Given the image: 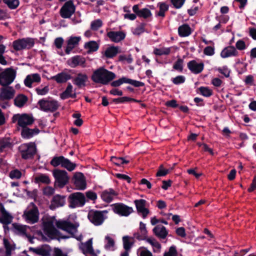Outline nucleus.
<instances>
[{
	"mask_svg": "<svg viewBox=\"0 0 256 256\" xmlns=\"http://www.w3.org/2000/svg\"><path fill=\"white\" fill-rule=\"evenodd\" d=\"M0 90V98L4 100H10L14 98L15 90L12 87L4 86Z\"/></svg>",
	"mask_w": 256,
	"mask_h": 256,
	"instance_id": "obj_17",
	"label": "nucleus"
},
{
	"mask_svg": "<svg viewBox=\"0 0 256 256\" xmlns=\"http://www.w3.org/2000/svg\"><path fill=\"white\" fill-rule=\"evenodd\" d=\"M0 212L1 214L0 222L4 224H10L12 222L13 217L5 210L4 206L2 204H0Z\"/></svg>",
	"mask_w": 256,
	"mask_h": 256,
	"instance_id": "obj_20",
	"label": "nucleus"
},
{
	"mask_svg": "<svg viewBox=\"0 0 256 256\" xmlns=\"http://www.w3.org/2000/svg\"><path fill=\"white\" fill-rule=\"evenodd\" d=\"M30 250L40 256H50L52 250L49 246L43 245L36 248H30Z\"/></svg>",
	"mask_w": 256,
	"mask_h": 256,
	"instance_id": "obj_16",
	"label": "nucleus"
},
{
	"mask_svg": "<svg viewBox=\"0 0 256 256\" xmlns=\"http://www.w3.org/2000/svg\"><path fill=\"white\" fill-rule=\"evenodd\" d=\"M102 23L100 20H96L91 22L90 28L94 30H96L102 26Z\"/></svg>",
	"mask_w": 256,
	"mask_h": 256,
	"instance_id": "obj_53",
	"label": "nucleus"
},
{
	"mask_svg": "<svg viewBox=\"0 0 256 256\" xmlns=\"http://www.w3.org/2000/svg\"><path fill=\"white\" fill-rule=\"evenodd\" d=\"M72 180L77 190H84L86 188V180L82 173L80 172H76L74 175Z\"/></svg>",
	"mask_w": 256,
	"mask_h": 256,
	"instance_id": "obj_13",
	"label": "nucleus"
},
{
	"mask_svg": "<svg viewBox=\"0 0 256 256\" xmlns=\"http://www.w3.org/2000/svg\"><path fill=\"white\" fill-rule=\"evenodd\" d=\"M63 156L54 157L50 162V164L54 167L61 166L63 160Z\"/></svg>",
	"mask_w": 256,
	"mask_h": 256,
	"instance_id": "obj_51",
	"label": "nucleus"
},
{
	"mask_svg": "<svg viewBox=\"0 0 256 256\" xmlns=\"http://www.w3.org/2000/svg\"><path fill=\"white\" fill-rule=\"evenodd\" d=\"M61 166L67 169L69 171H72L75 168L76 164L64 156Z\"/></svg>",
	"mask_w": 256,
	"mask_h": 256,
	"instance_id": "obj_40",
	"label": "nucleus"
},
{
	"mask_svg": "<svg viewBox=\"0 0 256 256\" xmlns=\"http://www.w3.org/2000/svg\"><path fill=\"white\" fill-rule=\"evenodd\" d=\"M64 204L65 196L56 194L53 197L50 208L54 210L57 208L64 206Z\"/></svg>",
	"mask_w": 256,
	"mask_h": 256,
	"instance_id": "obj_19",
	"label": "nucleus"
},
{
	"mask_svg": "<svg viewBox=\"0 0 256 256\" xmlns=\"http://www.w3.org/2000/svg\"><path fill=\"white\" fill-rule=\"evenodd\" d=\"M153 232L156 236L162 239L165 238L168 234L166 228L162 225L156 226L153 229Z\"/></svg>",
	"mask_w": 256,
	"mask_h": 256,
	"instance_id": "obj_29",
	"label": "nucleus"
},
{
	"mask_svg": "<svg viewBox=\"0 0 256 256\" xmlns=\"http://www.w3.org/2000/svg\"><path fill=\"white\" fill-rule=\"evenodd\" d=\"M171 2L176 8H180L184 4L185 0H171Z\"/></svg>",
	"mask_w": 256,
	"mask_h": 256,
	"instance_id": "obj_63",
	"label": "nucleus"
},
{
	"mask_svg": "<svg viewBox=\"0 0 256 256\" xmlns=\"http://www.w3.org/2000/svg\"><path fill=\"white\" fill-rule=\"evenodd\" d=\"M88 80L87 75L85 74L79 73L75 78L73 79V83L79 88L85 86L86 82Z\"/></svg>",
	"mask_w": 256,
	"mask_h": 256,
	"instance_id": "obj_23",
	"label": "nucleus"
},
{
	"mask_svg": "<svg viewBox=\"0 0 256 256\" xmlns=\"http://www.w3.org/2000/svg\"><path fill=\"white\" fill-rule=\"evenodd\" d=\"M68 64L72 68H76L78 66H84L86 62L85 58L80 56H76L70 58Z\"/></svg>",
	"mask_w": 256,
	"mask_h": 256,
	"instance_id": "obj_22",
	"label": "nucleus"
},
{
	"mask_svg": "<svg viewBox=\"0 0 256 256\" xmlns=\"http://www.w3.org/2000/svg\"><path fill=\"white\" fill-rule=\"evenodd\" d=\"M9 176L12 179H18L21 177L22 173L18 170H14L10 172Z\"/></svg>",
	"mask_w": 256,
	"mask_h": 256,
	"instance_id": "obj_55",
	"label": "nucleus"
},
{
	"mask_svg": "<svg viewBox=\"0 0 256 256\" xmlns=\"http://www.w3.org/2000/svg\"><path fill=\"white\" fill-rule=\"evenodd\" d=\"M107 36L112 42H118L124 38L126 35L121 31H110L107 33Z\"/></svg>",
	"mask_w": 256,
	"mask_h": 256,
	"instance_id": "obj_24",
	"label": "nucleus"
},
{
	"mask_svg": "<svg viewBox=\"0 0 256 256\" xmlns=\"http://www.w3.org/2000/svg\"><path fill=\"white\" fill-rule=\"evenodd\" d=\"M28 100L26 96L23 94L18 96L14 99V104L16 106L21 108L23 106Z\"/></svg>",
	"mask_w": 256,
	"mask_h": 256,
	"instance_id": "obj_37",
	"label": "nucleus"
},
{
	"mask_svg": "<svg viewBox=\"0 0 256 256\" xmlns=\"http://www.w3.org/2000/svg\"><path fill=\"white\" fill-rule=\"evenodd\" d=\"M55 178L54 186L60 188L66 186L69 180L68 172L64 170H55L52 172Z\"/></svg>",
	"mask_w": 256,
	"mask_h": 256,
	"instance_id": "obj_5",
	"label": "nucleus"
},
{
	"mask_svg": "<svg viewBox=\"0 0 256 256\" xmlns=\"http://www.w3.org/2000/svg\"><path fill=\"white\" fill-rule=\"evenodd\" d=\"M124 83L130 84L135 87H140L144 86V84L142 82L132 80L126 77H122L118 80L113 81L110 84L114 87H118Z\"/></svg>",
	"mask_w": 256,
	"mask_h": 256,
	"instance_id": "obj_14",
	"label": "nucleus"
},
{
	"mask_svg": "<svg viewBox=\"0 0 256 256\" xmlns=\"http://www.w3.org/2000/svg\"><path fill=\"white\" fill-rule=\"evenodd\" d=\"M18 121V124L20 126L24 128H26V126L32 124L34 122V118L27 114H15L12 117V122H15Z\"/></svg>",
	"mask_w": 256,
	"mask_h": 256,
	"instance_id": "obj_9",
	"label": "nucleus"
},
{
	"mask_svg": "<svg viewBox=\"0 0 256 256\" xmlns=\"http://www.w3.org/2000/svg\"><path fill=\"white\" fill-rule=\"evenodd\" d=\"M173 68L176 70L180 72L182 71L183 68V60L182 59L178 58L174 64Z\"/></svg>",
	"mask_w": 256,
	"mask_h": 256,
	"instance_id": "obj_58",
	"label": "nucleus"
},
{
	"mask_svg": "<svg viewBox=\"0 0 256 256\" xmlns=\"http://www.w3.org/2000/svg\"><path fill=\"white\" fill-rule=\"evenodd\" d=\"M43 192L46 196H52L54 192V189L50 186H46L44 188Z\"/></svg>",
	"mask_w": 256,
	"mask_h": 256,
	"instance_id": "obj_62",
	"label": "nucleus"
},
{
	"mask_svg": "<svg viewBox=\"0 0 256 256\" xmlns=\"http://www.w3.org/2000/svg\"><path fill=\"white\" fill-rule=\"evenodd\" d=\"M86 198L92 201H94L97 198V194L96 192L92 191H88L86 193Z\"/></svg>",
	"mask_w": 256,
	"mask_h": 256,
	"instance_id": "obj_61",
	"label": "nucleus"
},
{
	"mask_svg": "<svg viewBox=\"0 0 256 256\" xmlns=\"http://www.w3.org/2000/svg\"><path fill=\"white\" fill-rule=\"evenodd\" d=\"M106 210L104 211H93L89 212L88 218L96 226H99L104 222L105 217L104 214H106Z\"/></svg>",
	"mask_w": 256,
	"mask_h": 256,
	"instance_id": "obj_11",
	"label": "nucleus"
},
{
	"mask_svg": "<svg viewBox=\"0 0 256 256\" xmlns=\"http://www.w3.org/2000/svg\"><path fill=\"white\" fill-rule=\"evenodd\" d=\"M80 248L84 254H92L93 252L92 242L91 240H88L85 243L82 244Z\"/></svg>",
	"mask_w": 256,
	"mask_h": 256,
	"instance_id": "obj_36",
	"label": "nucleus"
},
{
	"mask_svg": "<svg viewBox=\"0 0 256 256\" xmlns=\"http://www.w3.org/2000/svg\"><path fill=\"white\" fill-rule=\"evenodd\" d=\"M199 90L202 95L206 97L210 96L212 93V90L207 87H200Z\"/></svg>",
	"mask_w": 256,
	"mask_h": 256,
	"instance_id": "obj_54",
	"label": "nucleus"
},
{
	"mask_svg": "<svg viewBox=\"0 0 256 256\" xmlns=\"http://www.w3.org/2000/svg\"><path fill=\"white\" fill-rule=\"evenodd\" d=\"M118 196V193L114 190L109 188L104 190L101 195L102 199L106 202H110Z\"/></svg>",
	"mask_w": 256,
	"mask_h": 256,
	"instance_id": "obj_27",
	"label": "nucleus"
},
{
	"mask_svg": "<svg viewBox=\"0 0 256 256\" xmlns=\"http://www.w3.org/2000/svg\"><path fill=\"white\" fill-rule=\"evenodd\" d=\"M38 104L40 110L46 112H53L56 110L59 106L58 102L54 100H48L42 99L38 101Z\"/></svg>",
	"mask_w": 256,
	"mask_h": 256,
	"instance_id": "obj_10",
	"label": "nucleus"
},
{
	"mask_svg": "<svg viewBox=\"0 0 256 256\" xmlns=\"http://www.w3.org/2000/svg\"><path fill=\"white\" fill-rule=\"evenodd\" d=\"M178 32L180 36H187L191 34V29L188 25L185 24L178 28Z\"/></svg>",
	"mask_w": 256,
	"mask_h": 256,
	"instance_id": "obj_32",
	"label": "nucleus"
},
{
	"mask_svg": "<svg viewBox=\"0 0 256 256\" xmlns=\"http://www.w3.org/2000/svg\"><path fill=\"white\" fill-rule=\"evenodd\" d=\"M164 256H178V253L176 246H170L169 248L168 251L166 252L164 254Z\"/></svg>",
	"mask_w": 256,
	"mask_h": 256,
	"instance_id": "obj_56",
	"label": "nucleus"
},
{
	"mask_svg": "<svg viewBox=\"0 0 256 256\" xmlns=\"http://www.w3.org/2000/svg\"><path fill=\"white\" fill-rule=\"evenodd\" d=\"M84 48L88 50V52L96 51L98 48V45L95 41H90L84 44Z\"/></svg>",
	"mask_w": 256,
	"mask_h": 256,
	"instance_id": "obj_42",
	"label": "nucleus"
},
{
	"mask_svg": "<svg viewBox=\"0 0 256 256\" xmlns=\"http://www.w3.org/2000/svg\"><path fill=\"white\" fill-rule=\"evenodd\" d=\"M76 6L72 0L66 2L60 10V14L64 18H70L74 13Z\"/></svg>",
	"mask_w": 256,
	"mask_h": 256,
	"instance_id": "obj_8",
	"label": "nucleus"
},
{
	"mask_svg": "<svg viewBox=\"0 0 256 256\" xmlns=\"http://www.w3.org/2000/svg\"><path fill=\"white\" fill-rule=\"evenodd\" d=\"M152 14L150 10L146 8L140 10V11L138 16L144 18H148L152 16Z\"/></svg>",
	"mask_w": 256,
	"mask_h": 256,
	"instance_id": "obj_49",
	"label": "nucleus"
},
{
	"mask_svg": "<svg viewBox=\"0 0 256 256\" xmlns=\"http://www.w3.org/2000/svg\"><path fill=\"white\" fill-rule=\"evenodd\" d=\"M34 44V39L32 38H22L13 42V47L16 50H20L24 48H30Z\"/></svg>",
	"mask_w": 256,
	"mask_h": 256,
	"instance_id": "obj_12",
	"label": "nucleus"
},
{
	"mask_svg": "<svg viewBox=\"0 0 256 256\" xmlns=\"http://www.w3.org/2000/svg\"><path fill=\"white\" fill-rule=\"evenodd\" d=\"M204 66L203 63H198L196 60H192L188 64V68L196 74L200 73L203 70Z\"/></svg>",
	"mask_w": 256,
	"mask_h": 256,
	"instance_id": "obj_26",
	"label": "nucleus"
},
{
	"mask_svg": "<svg viewBox=\"0 0 256 256\" xmlns=\"http://www.w3.org/2000/svg\"><path fill=\"white\" fill-rule=\"evenodd\" d=\"M34 182L36 183L49 184L50 182L49 177L44 174H38L34 177Z\"/></svg>",
	"mask_w": 256,
	"mask_h": 256,
	"instance_id": "obj_38",
	"label": "nucleus"
},
{
	"mask_svg": "<svg viewBox=\"0 0 256 256\" xmlns=\"http://www.w3.org/2000/svg\"><path fill=\"white\" fill-rule=\"evenodd\" d=\"M81 40L80 36H70L67 40V46L65 50L66 53L70 54V52L76 47Z\"/></svg>",
	"mask_w": 256,
	"mask_h": 256,
	"instance_id": "obj_21",
	"label": "nucleus"
},
{
	"mask_svg": "<svg viewBox=\"0 0 256 256\" xmlns=\"http://www.w3.org/2000/svg\"><path fill=\"white\" fill-rule=\"evenodd\" d=\"M204 53L206 56H212L214 54V48L211 46L206 47L204 50Z\"/></svg>",
	"mask_w": 256,
	"mask_h": 256,
	"instance_id": "obj_59",
	"label": "nucleus"
},
{
	"mask_svg": "<svg viewBox=\"0 0 256 256\" xmlns=\"http://www.w3.org/2000/svg\"><path fill=\"white\" fill-rule=\"evenodd\" d=\"M238 52L234 46H228L221 52L220 56L222 58H226L237 55Z\"/></svg>",
	"mask_w": 256,
	"mask_h": 256,
	"instance_id": "obj_30",
	"label": "nucleus"
},
{
	"mask_svg": "<svg viewBox=\"0 0 256 256\" xmlns=\"http://www.w3.org/2000/svg\"><path fill=\"white\" fill-rule=\"evenodd\" d=\"M39 215L38 207L33 202H31L24 210L22 216L27 223L34 224L38 222Z\"/></svg>",
	"mask_w": 256,
	"mask_h": 256,
	"instance_id": "obj_3",
	"label": "nucleus"
},
{
	"mask_svg": "<svg viewBox=\"0 0 256 256\" xmlns=\"http://www.w3.org/2000/svg\"><path fill=\"white\" fill-rule=\"evenodd\" d=\"M12 144L10 139L8 138H4L0 140V152L3 151L6 148H10Z\"/></svg>",
	"mask_w": 256,
	"mask_h": 256,
	"instance_id": "obj_45",
	"label": "nucleus"
},
{
	"mask_svg": "<svg viewBox=\"0 0 256 256\" xmlns=\"http://www.w3.org/2000/svg\"><path fill=\"white\" fill-rule=\"evenodd\" d=\"M71 78L72 76L70 74L62 72L52 76V79L56 80L58 83H64Z\"/></svg>",
	"mask_w": 256,
	"mask_h": 256,
	"instance_id": "obj_28",
	"label": "nucleus"
},
{
	"mask_svg": "<svg viewBox=\"0 0 256 256\" xmlns=\"http://www.w3.org/2000/svg\"><path fill=\"white\" fill-rule=\"evenodd\" d=\"M16 72L12 68H6L0 72V84L2 86H8L14 80Z\"/></svg>",
	"mask_w": 256,
	"mask_h": 256,
	"instance_id": "obj_4",
	"label": "nucleus"
},
{
	"mask_svg": "<svg viewBox=\"0 0 256 256\" xmlns=\"http://www.w3.org/2000/svg\"><path fill=\"white\" fill-rule=\"evenodd\" d=\"M39 132V130L36 128L30 129L26 128L22 130L21 134L22 137L24 138H30L38 134Z\"/></svg>",
	"mask_w": 256,
	"mask_h": 256,
	"instance_id": "obj_31",
	"label": "nucleus"
},
{
	"mask_svg": "<svg viewBox=\"0 0 256 256\" xmlns=\"http://www.w3.org/2000/svg\"><path fill=\"white\" fill-rule=\"evenodd\" d=\"M42 224L44 231L51 238H54L59 236L58 230L54 228V224L61 230L66 232L72 236H75L77 232L78 226L67 220L57 221L54 216H44L42 218Z\"/></svg>",
	"mask_w": 256,
	"mask_h": 256,
	"instance_id": "obj_1",
	"label": "nucleus"
},
{
	"mask_svg": "<svg viewBox=\"0 0 256 256\" xmlns=\"http://www.w3.org/2000/svg\"><path fill=\"white\" fill-rule=\"evenodd\" d=\"M40 80L41 78L39 74H32L26 76L24 80V83L27 87L31 88L33 83H38L40 82Z\"/></svg>",
	"mask_w": 256,
	"mask_h": 256,
	"instance_id": "obj_25",
	"label": "nucleus"
},
{
	"mask_svg": "<svg viewBox=\"0 0 256 256\" xmlns=\"http://www.w3.org/2000/svg\"><path fill=\"white\" fill-rule=\"evenodd\" d=\"M53 256H68V254L61 249L55 248L54 250Z\"/></svg>",
	"mask_w": 256,
	"mask_h": 256,
	"instance_id": "obj_60",
	"label": "nucleus"
},
{
	"mask_svg": "<svg viewBox=\"0 0 256 256\" xmlns=\"http://www.w3.org/2000/svg\"><path fill=\"white\" fill-rule=\"evenodd\" d=\"M124 248L126 250H130L133 244L132 238L128 236H124L122 238Z\"/></svg>",
	"mask_w": 256,
	"mask_h": 256,
	"instance_id": "obj_43",
	"label": "nucleus"
},
{
	"mask_svg": "<svg viewBox=\"0 0 256 256\" xmlns=\"http://www.w3.org/2000/svg\"><path fill=\"white\" fill-rule=\"evenodd\" d=\"M140 230L141 232L142 236H140L138 234H134V236L138 240H142L144 239L142 237H144L146 236L147 231L146 228V225L142 222H140Z\"/></svg>",
	"mask_w": 256,
	"mask_h": 256,
	"instance_id": "obj_46",
	"label": "nucleus"
},
{
	"mask_svg": "<svg viewBox=\"0 0 256 256\" xmlns=\"http://www.w3.org/2000/svg\"><path fill=\"white\" fill-rule=\"evenodd\" d=\"M3 2L11 9L16 8L19 4L18 0H3Z\"/></svg>",
	"mask_w": 256,
	"mask_h": 256,
	"instance_id": "obj_52",
	"label": "nucleus"
},
{
	"mask_svg": "<svg viewBox=\"0 0 256 256\" xmlns=\"http://www.w3.org/2000/svg\"><path fill=\"white\" fill-rule=\"evenodd\" d=\"M144 240L153 247L154 252H159L160 251L161 246L154 238H148Z\"/></svg>",
	"mask_w": 256,
	"mask_h": 256,
	"instance_id": "obj_35",
	"label": "nucleus"
},
{
	"mask_svg": "<svg viewBox=\"0 0 256 256\" xmlns=\"http://www.w3.org/2000/svg\"><path fill=\"white\" fill-rule=\"evenodd\" d=\"M22 157L24 159H29L33 157L36 152V146L34 143L24 144L20 148Z\"/></svg>",
	"mask_w": 256,
	"mask_h": 256,
	"instance_id": "obj_7",
	"label": "nucleus"
},
{
	"mask_svg": "<svg viewBox=\"0 0 256 256\" xmlns=\"http://www.w3.org/2000/svg\"><path fill=\"white\" fill-rule=\"evenodd\" d=\"M70 207L75 208L83 206L86 202V198L84 194L80 192H74L70 194L68 197Z\"/></svg>",
	"mask_w": 256,
	"mask_h": 256,
	"instance_id": "obj_6",
	"label": "nucleus"
},
{
	"mask_svg": "<svg viewBox=\"0 0 256 256\" xmlns=\"http://www.w3.org/2000/svg\"><path fill=\"white\" fill-rule=\"evenodd\" d=\"M116 74L110 71L100 67L94 70L92 76V80L98 84H107L110 82L115 78Z\"/></svg>",
	"mask_w": 256,
	"mask_h": 256,
	"instance_id": "obj_2",
	"label": "nucleus"
},
{
	"mask_svg": "<svg viewBox=\"0 0 256 256\" xmlns=\"http://www.w3.org/2000/svg\"><path fill=\"white\" fill-rule=\"evenodd\" d=\"M160 11L157 13L156 16L164 17V13L168 9V6L164 2L159 3Z\"/></svg>",
	"mask_w": 256,
	"mask_h": 256,
	"instance_id": "obj_47",
	"label": "nucleus"
},
{
	"mask_svg": "<svg viewBox=\"0 0 256 256\" xmlns=\"http://www.w3.org/2000/svg\"><path fill=\"white\" fill-rule=\"evenodd\" d=\"M118 59L121 62H126L128 64H130L132 62L133 59L132 57V56L129 55H120L118 57Z\"/></svg>",
	"mask_w": 256,
	"mask_h": 256,
	"instance_id": "obj_57",
	"label": "nucleus"
},
{
	"mask_svg": "<svg viewBox=\"0 0 256 256\" xmlns=\"http://www.w3.org/2000/svg\"><path fill=\"white\" fill-rule=\"evenodd\" d=\"M138 256H152V253L144 247H140L137 250Z\"/></svg>",
	"mask_w": 256,
	"mask_h": 256,
	"instance_id": "obj_50",
	"label": "nucleus"
},
{
	"mask_svg": "<svg viewBox=\"0 0 256 256\" xmlns=\"http://www.w3.org/2000/svg\"><path fill=\"white\" fill-rule=\"evenodd\" d=\"M114 212L122 216H128L132 211V208L123 204H116L113 207Z\"/></svg>",
	"mask_w": 256,
	"mask_h": 256,
	"instance_id": "obj_15",
	"label": "nucleus"
},
{
	"mask_svg": "<svg viewBox=\"0 0 256 256\" xmlns=\"http://www.w3.org/2000/svg\"><path fill=\"white\" fill-rule=\"evenodd\" d=\"M14 228V232L16 234L22 235V236H26V229L28 227L25 225H20L17 224H13Z\"/></svg>",
	"mask_w": 256,
	"mask_h": 256,
	"instance_id": "obj_34",
	"label": "nucleus"
},
{
	"mask_svg": "<svg viewBox=\"0 0 256 256\" xmlns=\"http://www.w3.org/2000/svg\"><path fill=\"white\" fill-rule=\"evenodd\" d=\"M134 202L138 212L141 214L143 218H145L149 213L148 209L146 208V201L144 200L140 199L135 200Z\"/></svg>",
	"mask_w": 256,
	"mask_h": 256,
	"instance_id": "obj_18",
	"label": "nucleus"
},
{
	"mask_svg": "<svg viewBox=\"0 0 256 256\" xmlns=\"http://www.w3.org/2000/svg\"><path fill=\"white\" fill-rule=\"evenodd\" d=\"M105 246L104 248L107 250H114V239L109 236L105 237Z\"/></svg>",
	"mask_w": 256,
	"mask_h": 256,
	"instance_id": "obj_41",
	"label": "nucleus"
},
{
	"mask_svg": "<svg viewBox=\"0 0 256 256\" xmlns=\"http://www.w3.org/2000/svg\"><path fill=\"white\" fill-rule=\"evenodd\" d=\"M61 166L67 169L69 171H72L75 168L76 164L64 156Z\"/></svg>",
	"mask_w": 256,
	"mask_h": 256,
	"instance_id": "obj_39",
	"label": "nucleus"
},
{
	"mask_svg": "<svg viewBox=\"0 0 256 256\" xmlns=\"http://www.w3.org/2000/svg\"><path fill=\"white\" fill-rule=\"evenodd\" d=\"M170 52V48H162L154 49V52L156 55L161 56L163 54H168Z\"/></svg>",
	"mask_w": 256,
	"mask_h": 256,
	"instance_id": "obj_48",
	"label": "nucleus"
},
{
	"mask_svg": "<svg viewBox=\"0 0 256 256\" xmlns=\"http://www.w3.org/2000/svg\"><path fill=\"white\" fill-rule=\"evenodd\" d=\"M48 90H49V88L48 86H46L45 87H44L42 88H36V93L38 95H42V96L46 94L48 92Z\"/></svg>",
	"mask_w": 256,
	"mask_h": 256,
	"instance_id": "obj_64",
	"label": "nucleus"
},
{
	"mask_svg": "<svg viewBox=\"0 0 256 256\" xmlns=\"http://www.w3.org/2000/svg\"><path fill=\"white\" fill-rule=\"evenodd\" d=\"M118 49V48L116 46L109 47L106 49L104 54L108 58H112L120 52Z\"/></svg>",
	"mask_w": 256,
	"mask_h": 256,
	"instance_id": "obj_33",
	"label": "nucleus"
},
{
	"mask_svg": "<svg viewBox=\"0 0 256 256\" xmlns=\"http://www.w3.org/2000/svg\"><path fill=\"white\" fill-rule=\"evenodd\" d=\"M73 86L71 84L69 83L66 90L60 94V98L64 100L70 97L72 94Z\"/></svg>",
	"mask_w": 256,
	"mask_h": 256,
	"instance_id": "obj_44",
	"label": "nucleus"
}]
</instances>
